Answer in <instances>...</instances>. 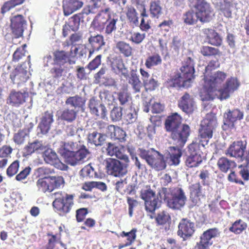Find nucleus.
<instances>
[{
    "mask_svg": "<svg viewBox=\"0 0 249 249\" xmlns=\"http://www.w3.org/2000/svg\"><path fill=\"white\" fill-rule=\"evenodd\" d=\"M60 154L65 159L66 162L71 166L80 165L84 162L89 150L86 146L80 142H64L61 145Z\"/></svg>",
    "mask_w": 249,
    "mask_h": 249,
    "instance_id": "obj_1",
    "label": "nucleus"
},
{
    "mask_svg": "<svg viewBox=\"0 0 249 249\" xmlns=\"http://www.w3.org/2000/svg\"><path fill=\"white\" fill-rule=\"evenodd\" d=\"M158 194L161 198L167 200L168 207L173 210H180L185 206L187 200L184 190L180 187H163Z\"/></svg>",
    "mask_w": 249,
    "mask_h": 249,
    "instance_id": "obj_2",
    "label": "nucleus"
},
{
    "mask_svg": "<svg viewBox=\"0 0 249 249\" xmlns=\"http://www.w3.org/2000/svg\"><path fill=\"white\" fill-rule=\"evenodd\" d=\"M217 125V121L215 114L208 113L201 121L199 129V141L197 143L202 147L207 145L209 140L212 138L213 132Z\"/></svg>",
    "mask_w": 249,
    "mask_h": 249,
    "instance_id": "obj_3",
    "label": "nucleus"
},
{
    "mask_svg": "<svg viewBox=\"0 0 249 249\" xmlns=\"http://www.w3.org/2000/svg\"><path fill=\"white\" fill-rule=\"evenodd\" d=\"M194 62L190 57H187L182 62L180 72L175 76V81L179 85L189 88L195 78Z\"/></svg>",
    "mask_w": 249,
    "mask_h": 249,
    "instance_id": "obj_4",
    "label": "nucleus"
},
{
    "mask_svg": "<svg viewBox=\"0 0 249 249\" xmlns=\"http://www.w3.org/2000/svg\"><path fill=\"white\" fill-rule=\"evenodd\" d=\"M140 156L148 165L157 171L162 170L166 167L165 155H161L153 148L148 150H140Z\"/></svg>",
    "mask_w": 249,
    "mask_h": 249,
    "instance_id": "obj_5",
    "label": "nucleus"
},
{
    "mask_svg": "<svg viewBox=\"0 0 249 249\" xmlns=\"http://www.w3.org/2000/svg\"><path fill=\"white\" fill-rule=\"evenodd\" d=\"M53 195V208L62 215L70 213L73 205V196L63 192H56Z\"/></svg>",
    "mask_w": 249,
    "mask_h": 249,
    "instance_id": "obj_6",
    "label": "nucleus"
},
{
    "mask_svg": "<svg viewBox=\"0 0 249 249\" xmlns=\"http://www.w3.org/2000/svg\"><path fill=\"white\" fill-rule=\"evenodd\" d=\"M30 56L28 55L27 61L18 66L10 73V78L12 83L18 87L25 83L30 77Z\"/></svg>",
    "mask_w": 249,
    "mask_h": 249,
    "instance_id": "obj_7",
    "label": "nucleus"
},
{
    "mask_svg": "<svg viewBox=\"0 0 249 249\" xmlns=\"http://www.w3.org/2000/svg\"><path fill=\"white\" fill-rule=\"evenodd\" d=\"M141 197L144 200L145 210L150 213V217L153 219L155 216L152 215L155 211L160 208L161 201L156 196L155 192L150 188L143 190L141 192Z\"/></svg>",
    "mask_w": 249,
    "mask_h": 249,
    "instance_id": "obj_8",
    "label": "nucleus"
},
{
    "mask_svg": "<svg viewBox=\"0 0 249 249\" xmlns=\"http://www.w3.org/2000/svg\"><path fill=\"white\" fill-rule=\"evenodd\" d=\"M197 143H193L188 146V153L186 155L185 165L190 168L198 167L202 162L203 153L200 149V146Z\"/></svg>",
    "mask_w": 249,
    "mask_h": 249,
    "instance_id": "obj_9",
    "label": "nucleus"
},
{
    "mask_svg": "<svg viewBox=\"0 0 249 249\" xmlns=\"http://www.w3.org/2000/svg\"><path fill=\"white\" fill-rule=\"evenodd\" d=\"M123 162L120 160L109 158L106 161V167L109 174L116 177H123L128 172L129 161Z\"/></svg>",
    "mask_w": 249,
    "mask_h": 249,
    "instance_id": "obj_10",
    "label": "nucleus"
},
{
    "mask_svg": "<svg viewBox=\"0 0 249 249\" xmlns=\"http://www.w3.org/2000/svg\"><path fill=\"white\" fill-rule=\"evenodd\" d=\"M193 6L201 22H207L211 21L214 13L210 4L205 0H194Z\"/></svg>",
    "mask_w": 249,
    "mask_h": 249,
    "instance_id": "obj_11",
    "label": "nucleus"
},
{
    "mask_svg": "<svg viewBox=\"0 0 249 249\" xmlns=\"http://www.w3.org/2000/svg\"><path fill=\"white\" fill-rule=\"evenodd\" d=\"M220 231L216 228L209 229L204 231L196 243L194 249H209L213 244L215 238L220 236Z\"/></svg>",
    "mask_w": 249,
    "mask_h": 249,
    "instance_id": "obj_12",
    "label": "nucleus"
},
{
    "mask_svg": "<svg viewBox=\"0 0 249 249\" xmlns=\"http://www.w3.org/2000/svg\"><path fill=\"white\" fill-rule=\"evenodd\" d=\"M244 113L239 109H229L224 114L223 124L222 126L224 130H231L235 127L234 124L243 118Z\"/></svg>",
    "mask_w": 249,
    "mask_h": 249,
    "instance_id": "obj_13",
    "label": "nucleus"
},
{
    "mask_svg": "<svg viewBox=\"0 0 249 249\" xmlns=\"http://www.w3.org/2000/svg\"><path fill=\"white\" fill-rule=\"evenodd\" d=\"M247 142L244 144L242 141L234 142L226 151V155L234 157L240 161L245 160Z\"/></svg>",
    "mask_w": 249,
    "mask_h": 249,
    "instance_id": "obj_14",
    "label": "nucleus"
},
{
    "mask_svg": "<svg viewBox=\"0 0 249 249\" xmlns=\"http://www.w3.org/2000/svg\"><path fill=\"white\" fill-rule=\"evenodd\" d=\"M190 133V128L189 125L183 124L172 133L171 137L177 146L182 147L187 142Z\"/></svg>",
    "mask_w": 249,
    "mask_h": 249,
    "instance_id": "obj_15",
    "label": "nucleus"
},
{
    "mask_svg": "<svg viewBox=\"0 0 249 249\" xmlns=\"http://www.w3.org/2000/svg\"><path fill=\"white\" fill-rule=\"evenodd\" d=\"M240 85L237 78L231 77L228 78L225 85L219 90V98L225 100L230 97V94L236 90Z\"/></svg>",
    "mask_w": 249,
    "mask_h": 249,
    "instance_id": "obj_16",
    "label": "nucleus"
},
{
    "mask_svg": "<svg viewBox=\"0 0 249 249\" xmlns=\"http://www.w3.org/2000/svg\"><path fill=\"white\" fill-rule=\"evenodd\" d=\"M43 151V158L46 163L60 170H65L67 167L60 161L55 152L52 149L46 147Z\"/></svg>",
    "mask_w": 249,
    "mask_h": 249,
    "instance_id": "obj_17",
    "label": "nucleus"
},
{
    "mask_svg": "<svg viewBox=\"0 0 249 249\" xmlns=\"http://www.w3.org/2000/svg\"><path fill=\"white\" fill-rule=\"evenodd\" d=\"M26 26V21L22 15H18L11 18V27L15 38H18L22 36Z\"/></svg>",
    "mask_w": 249,
    "mask_h": 249,
    "instance_id": "obj_18",
    "label": "nucleus"
},
{
    "mask_svg": "<svg viewBox=\"0 0 249 249\" xmlns=\"http://www.w3.org/2000/svg\"><path fill=\"white\" fill-rule=\"evenodd\" d=\"M179 108L186 114H192L196 109V105L194 99L187 93H185L178 102Z\"/></svg>",
    "mask_w": 249,
    "mask_h": 249,
    "instance_id": "obj_19",
    "label": "nucleus"
},
{
    "mask_svg": "<svg viewBox=\"0 0 249 249\" xmlns=\"http://www.w3.org/2000/svg\"><path fill=\"white\" fill-rule=\"evenodd\" d=\"M90 112L99 118L105 119L107 117V109L105 105L94 97L91 98L89 102Z\"/></svg>",
    "mask_w": 249,
    "mask_h": 249,
    "instance_id": "obj_20",
    "label": "nucleus"
},
{
    "mask_svg": "<svg viewBox=\"0 0 249 249\" xmlns=\"http://www.w3.org/2000/svg\"><path fill=\"white\" fill-rule=\"evenodd\" d=\"M178 228V234L184 240L192 236L195 231V223L187 218L180 221Z\"/></svg>",
    "mask_w": 249,
    "mask_h": 249,
    "instance_id": "obj_21",
    "label": "nucleus"
},
{
    "mask_svg": "<svg viewBox=\"0 0 249 249\" xmlns=\"http://www.w3.org/2000/svg\"><path fill=\"white\" fill-rule=\"evenodd\" d=\"M54 121L52 111H46L42 114L38 127L42 134L48 133Z\"/></svg>",
    "mask_w": 249,
    "mask_h": 249,
    "instance_id": "obj_22",
    "label": "nucleus"
},
{
    "mask_svg": "<svg viewBox=\"0 0 249 249\" xmlns=\"http://www.w3.org/2000/svg\"><path fill=\"white\" fill-rule=\"evenodd\" d=\"M81 0H63V11L65 16H69L78 10L83 5Z\"/></svg>",
    "mask_w": 249,
    "mask_h": 249,
    "instance_id": "obj_23",
    "label": "nucleus"
},
{
    "mask_svg": "<svg viewBox=\"0 0 249 249\" xmlns=\"http://www.w3.org/2000/svg\"><path fill=\"white\" fill-rule=\"evenodd\" d=\"M107 136L106 134L96 130L89 132L87 136L88 143L96 147L102 146L105 142Z\"/></svg>",
    "mask_w": 249,
    "mask_h": 249,
    "instance_id": "obj_24",
    "label": "nucleus"
},
{
    "mask_svg": "<svg viewBox=\"0 0 249 249\" xmlns=\"http://www.w3.org/2000/svg\"><path fill=\"white\" fill-rule=\"evenodd\" d=\"M107 154L110 156H115L124 161H129L128 157L122 152V149L116 144L108 142L106 148Z\"/></svg>",
    "mask_w": 249,
    "mask_h": 249,
    "instance_id": "obj_25",
    "label": "nucleus"
},
{
    "mask_svg": "<svg viewBox=\"0 0 249 249\" xmlns=\"http://www.w3.org/2000/svg\"><path fill=\"white\" fill-rule=\"evenodd\" d=\"M181 125V118L177 113L168 117L165 123L166 130L172 133L178 129Z\"/></svg>",
    "mask_w": 249,
    "mask_h": 249,
    "instance_id": "obj_26",
    "label": "nucleus"
},
{
    "mask_svg": "<svg viewBox=\"0 0 249 249\" xmlns=\"http://www.w3.org/2000/svg\"><path fill=\"white\" fill-rule=\"evenodd\" d=\"M110 15L104 14L103 13L98 14L91 22V26L98 31H103Z\"/></svg>",
    "mask_w": 249,
    "mask_h": 249,
    "instance_id": "obj_27",
    "label": "nucleus"
},
{
    "mask_svg": "<svg viewBox=\"0 0 249 249\" xmlns=\"http://www.w3.org/2000/svg\"><path fill=\"white\" fill-rule=\"evenodd\" d=\"M28 96V93L24 91H16L12 90L9 95V103L13 106L18 107L25 102V99Z\"/></svg>",
    "mask_w": 249,
    "mask_h": 249,
    "instance_id": "obj_28",
    "label": "nucleus"
},
{
    "mask_svg": "<svg viewBox=\"0 0 249 249\" xmlns=\"http://www.w3.org/2000/svg\"><path fill=\"white\" fill-rule=\"evenodd\" d=\"M203 32L206 36L207 41L210 44L220 46L222 43V39L219 35L213 29H204Z\"/></svg>",
    "mask_w": 249,
    "mask_h": 249,
    "instance_id": "obj_29",
    "label": "nucleus"
},
{
    "mask_svg": "<svg viewBox=\"0 0 249 249\" xmlns=\"http://www.w3.org/2000/svg\"><path fill=\"white\" fill-rule=\"evenodd\" d=\"M170 148L173 149L174 152H169L165 154L166 163L169 165H178L180 162V158L182 156L181 150L178 148L176 149L175 147H171Z\"/></svg>",
    "mask_w": 249,
    "mask_h": 249,
    "instance_id": "obj_30",
    "label": "nucleus"
},
{
    "mask_svg": "<svg viewBox=\"0 0 249 249\" xmlns=\"http://www.w3.org/2000/svg\"><path fill=\"white\" fill-rule=\"evenodd\" d=\"M108 131L111 139L118 140L121 142L125 141L126 133L121 127L110 125L108 126Z\"/></svg>",
    "mask_w": 249,
    "mask_h": 249,
    "instance_id": "obj_31",
    "label": "nucleus"
},
{
    "mask_svg": "<svg viewBox=\"0 0 249 249\" xmlns=\"http://www.w3.org/2000/svg\"><path fill=\"white\" fill-rule=\"evenodd\" d=\"M128 83L131 86L132 89L135 92H139L143 86L140 79L139 75L137 73L135 70H132L130 71V76L128 75Z\"/></svg>",
    "mask_w": 249,
    "mask_h": 249,
    "instance_id": "obj_32",
    "label": "nucleus"
},
{
    "mask_svg": "<svg viewBox=\"0 0 249 249\" xmlns=\"http://www.w3.org/2000/svg\"><path fill=\"white\" fill-rule=\"evenodd\" d=\"M45 148L46 146L43 144L42 141L36 140L29 143L24 149L26 155H30L36 152L43 151Z\"/></svg>",
    "mask_w": 249,
    "mask_h": 249,
    "instance_id": "obj_33",
    "label": "nucleus"
},
{
    "mask_svg": "<svg viewBox=\"0 0 249 249\" xmlns=\"http://www.w3.org/2000/svg\"><path fill=\"white\" fill-rule=\"evenodd\" d=\"M78 110L70 108H64L60 111L58 118L67 123H72L76 118Z\"/></svg>",
    "mask_w": 249,
    "mask_h": 249,
    "instance_id": "obj_34",
    "label": "nucleus"
},
{
    "mask_svg": "<svg viewBox=\"0 0 249 249\" xmlns=\"http://www.w3.org/2000/svg\"><path fill=\"white\" fill-rule=\"evenodd\" d=\"M89 42L92 48V50H90L89 51V56H90L95 51L99 50L105 44L103 36L100 35H97L93 36H91L89 38Z\"/></svg>",
    "mask_w": 249,
    "mask_h": 249,
    "instance_id": "obj_35",
    "label": "nucleus"
},
{
    "mask_svg": "<svg viewBox=\"0 0 249 249\" xmlns=\"http://www.w3.org/2000/svg\"><path fill=\"white\" fill-rule=\"evenodd\" d=\"M217 164L219 170L224 173H227L229 170L231 171L236 166V164L234 161L229 160L226 157L219 158Z\"/></svg>",
    "mask_w": 249,
    "mask_h": 249,
    "instance_id": "obj_36",
    "label": "nucleus"
},
{
    "mask_svg": "<svg viewBox=\"0 0 249 249\" xmlns=\"http://www.w3.org/2000/svg\"><path fill=\"white\" fill-rule=\"evenodd\" d=\"M227 74L221 71H217L213 73L208 80L210 82V89H213L215 86H217L219 84H221L226 79ZM207 79H205L206 83Z\"/></svg>",
    "mask_w": 249,
    "mask_h": 249,
    "instance_id": "obj_37",
    "label": "nucleus"
},
{
    "mask_svg": "<svg viewBox=\"0 0 249 249\" xmlns=\"http://www.w3.org/2000/svg\"><path fill=\"white\" fill-rule=\"evenodd\" d=\"M66 105L74 107L73 109L79 111L80 109H83L85 101L82 97L76 95L69 97L65 102Z\"/></svg>",
    "mask_w": 249,
    "mask_h": 249,
    "instance_id": "obj_38",
    "label": "nucleus"
},
{
    "mask_svg": "<svg viewBox=\"0 0 249 249\" xmlns=\"http://www.w3.org/2000/svg\"><path fill=\"white\" fill-rule=\"evenodd\" d=\"M190 198L195 205H197L200 201V197L204 196L201 191L200 183L198 182L193 184L191 187Z\"/></svg>",
    "mask_w": 249,
    "mask_h": 249,
    "instance_id": "obj_39",
    "label": "nucleus"
},
{
    "mask_svg": "<svg viewBox=\"0 0 249 249\" xmlns=\"http://www.w3.org/2000/svg\"><path fill=\"white\" fill-rule=\"evenodd\" d=\"M84 22L82 14H76L69 18L66 24L72 31L76 32L79 29L81 22Z\"/></svg>",
    "mask_w": 249,
    "mask_h": 249,
    "instance_id": "obj_40",
    "label": "nucleus"
},
{
    "mask_svg": "<svg viewBox=\"0 0 249 249\" xmlns=\"http://www.w3.org/2000/svg\"><path fill=\"white\" fill-rule=\"evenodd\" d=\"M112 70L116 74H121L124 78L128 77V71L122 59H118L112 65Z\"/></svg>",
    "mask_w": 249,
    "mask_h": 249,
    "instance_id": "obj_41",
    "label": "nucleus"
},
{
    "mask_svg": "<svg viewBox=\"0 0 249 249\" xmlns=\"http://www.w3.org/2000/svg\"><path fill=\"white\" fill-rule=\"evenodd\" d=\"M126 16L129 22L137 26L139 25L138 14L134 7L131 5L126 7Z\"/></svg>",
    "mask_w": 249,
    "mask_h": 249,
    "instance_id": "obj_42",
    "label": "nucleus"
},
{
    "mask_svg": "<svg viewBox=\"0 0 249 249\" xmlns=\"http://www.w3.org/2000/svg\"><path fill=\"white\" fill-rule=\"evenodd\" d=\"M150 13L152 18H158L162 14V8L160 0L151 1L150 3Z\"/></svg>",
    "mask_w": 249,
    "mask_h": 249,
    "instance_id": "obj_43",
    "label": "nucleus"
},
{
    "mask_svg": "<svg viewBox=\"0 0 249 249\" xmlns=\"http://www.w3.org/2000/svg\"><path fill=\"white\" fill-rule=\"evenodd\" d=\"M137 119V113L134 108L130 107L124 109L123 119L126 124H131L136 122Z\"/></svg>",
    "mask_w": 249,
    "mask_h": 249,
    "instance_id": "obj_44",
    "label": "nucleus"
},
{
    "mask_svg": "<svg viewBox=\"0 0 249 249\" xmlns=\"http://www.w3.org/2000/svg\"><path fill=\"white\" fill-rule=\"evenodd\" d=\"M118 21V18L117 17L113 16L112 17L111 15L110 16L104 29L106 35H112V33L117 30L116 24Z\"/></svg>",
    "mask_w": 249,
    "mask_h": 249,
    "instance_id": "obj_45",
    "label": "nucleus"
},
{
    "mask_svg": "<svg viewBox=\"0 0 249 249\" xmlns=\"http://www.w3.org/2000/svg\"><path fill=\"white\" fill-rule=\"evenodd\" d=\"M38 190L43 193L51 192L53 190V186L50 184L49 178H44L39 179L36 182Z\"/></svg>",
    "mask_w": 249,
    "mask_h": 249,
    "instance_id": "obj_46",
    "label": "nucleus"
},
{
    "mask_svg": "<svg viewBox=\"0 0 249 249\" xmlns=\"http://www.w3.org/2000/svg\"><path fill=\"white\" fill-rule=\"evenodd\" d=\"M162 62L161 56L158 53H154L147 57L145 60V65L148 69H151L154 66L160 65Z\"/></svg>",
    "mask_w": 249,
    "mask_h": 249,
    "instance_id": "obj_47",
    "label": "nucleus"
},
{
    "mask_svg": "<svg viewBox=\"0 0 249 249\" xmlns=\"http://www.w3.org/2000/svg\"><path fill=\"white\" fill-rule=\"evenodd\" d=\"M182 19L184 22L187 25H194L199 20V18L196 12L189 10L183 14Z\"/></svg>",
    "mask_w": 249,
    "mask_h": 249,
    "instance_id": "obj_48",
    "label": "nucleus"
},
{
    "mask_svg": "<svg viewBox=\"0 0 249 249\" xmlns=\"http://www.w3.org/2000/svg\"><path fill=\"white\" fill-rule=\"evenodd\" d=\"M54 62L57 65L63 66L69 60L68 53L63 51H57L54 53Z\"/></svg>",
    "mask_w": 249,
    "mask_h": 249,
    "instance_id": "obj_49",
    "label": "nucleus"
},
{
    "mask_svg": "<svg viewBox=\"0 0 249 249\" xmlns=\"http://www.w3.org/2000/svg\"><path fill=\"white\" fill-rule=\"evenodd\" d=\"M117 95V99L121 106L125 107L130 105L131 102V97L129 93L126 91H121L118 92Z\"/></svg>",
    "mask_w": 249,
    "mask_h": 249,
    "instance_id": "obj_50",
    "label": "nucleus"
},
{
    "mask_svg": "<svg viewBox=\"0 0 249 249\" xmlns=\"http://www.w3.org/2000/svg\"><path fill=\"white\" fill-rule=\"evenodd\" d=\"M116 48L125 57L130 56L132 54V48L128 43L123 41L118 42Z\"/></svg>",
    "mask_w": 249,
    "mask_h": 249,
    "instance_id": "obj_51",
    "label": "nucleus"
},
{
    "mask_svg": "<svg viewBox=\"0 0 249 249\" xmlns=\"http://www.w3.org/2000/svg\"><path fill=\"white\" fill-rule=\"evenodd\" d=\"M123 107L117 105L113 107L110 112V117L112 122H119L123 118Z\"/></svg>",
    "mask_w": 249,
    "mask_h": 249,
    "instance_id": "obj_52",
    "label": "nucleus"
},
{
    "mask_svg": "<svg viewBox=\"0 0 249 249\" xmlns=\"http://www.w3.org/2000/svg\"><path fill=\"white\" fill-rule=\"evenodd\" d=\"M29 137V131L26 129L20 130L17 133H15L13 140L17 144L23 143L25 140Z\"/></svg>",
    "mask_w": 249,
    "mask_h": 249,
    "instance_id": "obj_53",
    "label": "nucleus"
},
{
    "mask_svg": "<svg viewBox=\"0 0 249 249\" xmlns=\"http://www.w3.org/2000/svg\"><path fill=\"white\" fill-rule=\"evenodd\" d=\"M247 227V224L242 220L235 221L230 228L229 230L235 234H239Z\"/></svg>",
    "mask_w": 249,
    "mask_h": 249,
    "instance_id": "obj_54",
    "label": "nucleus"
},
{
    "mask_svg": "<svg viewBox=\"0 0 249 249\" xmlns=\"http://www.w3.org/2000/svg\"><path fill=\"white\" fill-rule=\"evenodd\" d=\"M155 219L158 225H164L170 221L171 217L167 212L162 211L158 213Z\"/></svg>",
    "mask_w": 249,
    "mask_h": 249,
    "instance_id": "obj_55",
    "label": "nucleus"
},
{
    "mask_svg": "<svg viewBox=\"0 0 249 249\" xmlns=\"http://www.w3.org/2000/svg\"><path fill=\"white\" fill-rule=\"evenodd\" d=\"M136 229H133L129 232H125L124 231L122 232V233H121V236L122 237H126L127 238V242L125 244V245L122 246L121 248L128 246L132 244V243L134 241V240L136 239Z\"/></svg>",
    "mask_w": 249,
    "mask_h": 249,
    "instance_id": "obj_56",
    "label": "nucleus"
},
{
    "mask_svg": "<svg viewBox=\"0 0 249 249\" xmlns=\"http://www.w3.org/2000/svg\"><path fill=\"white\" fill-rule=\"evenodd\" d=\"M24 1L25 0H10L5 2L1 7V13L4 14L9 11L15 6L22 4Z\"/></svg>",
    "mask_w": 249,
    "mask_h": 249,
    "instance_id": "obj_57",
    "label": "nucleus"
},
{
    "mask_svg": "<svg viewBox=\"0 0 249 249\" xmlns=\"http://www.w3.org/2000/svg\"><path fill=\"white\" fill-rule=\"evenodd\" d=\"M200 52L204 56H211L218 54L219 51L218 49L213 47L203 46L200 49Z\"/></svg>",
    "mask_w": 249,
    "mask_h": 249,
    "instance_id": "obj_58",
    "label": "nucleus"
},
{
    "mask_svg": "<svg viewBox=\"0 0 249 249\" xmlns=\"http://www.w3.org/2000/svg\"><path fill=\"white\" fill-rule=\"evenodd\" d=\"M80 175L84 178H92L95 176L96 173L93 168L89 164L85 166L80 172Z\"/></svg>",
    "mask_w": 249,
    "mask_h": 249,
    "instance_id": "obj_59",
    "label": "nucleus"
},
{
    "mask_svg": "<svg viewBox=\"0 0 249 249\" xmlns=\"http://www.w3.org/2000/svg\"><path fill=\"white\" fill-rule=\"evenodd\" d=\"M49 178L50 184L53 186V190L55 188H60L64 183V178L61 176H52L49 177Z\"/></svg>",
    "mask_w": 249,
    "mask_h": 249,
    "instance_id": "obj_60",
    "label": "nucleus"
},
{
    "mask_svg": "<svg viewBox=\"0 0 249 249\" xmlns=\"http://www.w3.org/2000/svg\"><path fill=\"white\" fill-rule=\"evenodd\" d=\"M146 90H154L158 86V81L153 77H149L143 82Z\"/></svg>",
    "mask_w": 249,
    "mask_h": 249,
    "instance_id": "obj_61",
    "label": "nucleus"
},
{
    "mask_svg": "<svg viewBox=\"0 0 249 249\" xmlns=\"http://www.w3.org/2000/svg\"><path fill=\"white\" fill-rule=\"evenodd\" d=\"M19 168V161L16 160L13 162L7 169L6 173L8 177H11L17 173Z\"/></svg>",
    "mask_w": 249,
    "mask_h": 249,
    "instance_id": "obj_62",
    "label": "nucleus"
},
{
    "mask_svg": "<svg viewBox=\"0 0 249 249\" xmlns=\"http://www.w3.org/2000/svg\"><path fill=\"white\" fill-rule=\"evenodd\" d=\"M145 37V34L135 32L131 34L129 40L135 44H139L142 42Z\"/></svg>",
    "mask_w": 249,
    "mask_h": 249,
    "instance_id": "obj_63",
    "label": "nucleus"
},
{
    "mask_svg": "<svg viewBox=\"0 0 249 249\" xmlns=\"http://www.w3.org/2000/svg\"><path fill=\"white\" fill-rule=\"evenodd\" d=\"M51 72L54 78H59L63 75L64 72V67L57 65L51 69Z\"/></svg>",
    "mask_w": 249,
    "mask_h": 249,
    "instance_id": "obj_64",
    "label": "nucleus"
}]
</instances>
